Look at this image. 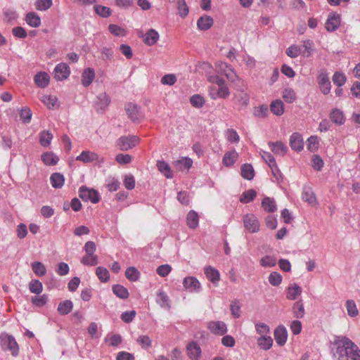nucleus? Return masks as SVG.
I'll return each mask as SVG.
<instances>
[{
  "mask_svg": "<svg viewBox=\"0 0 360 360\" xmlns=\"http://www.w3.org/2000/svg\"><path fill=\"white\" fill-rule=\"evenodd\" d=\"M340 357L347 356L351 360H360V349L351 340L342 337L335 341Z\"/></svg>",
  "mask_w": 360,
  "mask_h": 360,
  "instance_id": "f257e3e1",
  "label": "nucleus"
},
{
  "mask_svg": "<svg viewBox=\"0 0 360 360\" xmlns=\"http://www.w3.org/2000/svg\"><path fill=\"white\" fill-rule=\"evenodd\" d=\"M0 345L3 350L11 352L13 356L19 354V346L15 338L6 333L0 335Z\"/></svg>",
  "mask_w": 360,
  "mask_h": 360,
  "instance_id": "f03ea898",
  "label": "nucleus"
},
{
  "mask_svg": "<svg viewBox=\"0 0 360 360\" xmlns=\"http://www.w3.org/2000/svg\"><path fill=\"white\" fill-rule=\"evenodd\" d=\"M86 255L82 257L81 262L84 265L95 266L98 264V257L95 255L96 244L93 241H88L84 248Z\"/></svg>",
  "mask_w": 360,
  "mask_h": 360,
  "instance_id": "7ed1b4c3",
  "label": "nucleus"
},
{
  "mask_svg": "<svg viewBox=\"0 0 360 360\" xmlns=\"http://www.w3.org/2000/svg\"><path fill=\"white\" fill-rule=\"evenodd\" d=\"M140 142L139 136L135 135L122 136L116 141V146L122 151L129 150Z\"/></svg>",
  "mask_w": 360,
  "mask_h": 360,
  "instance_id": "20e7f679",
  "label": "nucleus"
},
{
  "mask_svg": "<svg viewBox=\"0 0 360 360\" xmlns=\"http://www.w3.org/2000/svg\"><path fill=\"white\" fill-rule=\"evenodd\" d=\"M79 196L84 201H90L92 203H96L100 200L99 194L96 190L84 186L79 188Z\"/></svg>",
  "mask_w": 360,
  "mask_h": 360,
  "instance_id": "39448f33",
  "label": "nucleus"
},
{
  "mask_svg": "<svg viewBox=\"0 0 360 360\" xmlns=\"http://www.w3.org/2000/svg\"><path fill=\"white\" fill-rule=\"evenodd\" d=\"M216 68L219 73L226 76V78L232 82L238 77L231 66L226 63H217Z\"/></svg>",
  "mask_w": 360,
  "mask_h": 360,
  "instance_id": "423d86ee",
  "label": "nucleus"
},
{
  "mask_svg": "<svg viewBox=\"0 0 360 360\" xmlns=\"http://www.w3.org/2000/svg\"><path fill=\"white\" fill-rule=\"evenodd\" d=\"M245 228L250 233H257L259 230V223L254 214H245L243 217Z\"/></svg>",
  "mask_w": 360,
  "mask_h": 360,
  "instance_id": "0eeeda50",
  "label": "nucleus"
},
{
  "mask_svg": "<svg viewBox=\"0 0 360 360\" xmlns=\"http://www.w3.org/2000/svg\"><path fill=\"white\" fill-rule=\"evenodd\" d=\"M183 285L185 289L189 292H198L201 289L199 281L193 276L184 278Z\"/></svg>",
  "mask_w": 360,
  "mask_h": 360,
  "instance_id": "6e6552de",
  "label": "nucleus"
},
{
  "mask_svg": "<svg viewBox=\"0 0 360 360\" xmlns=\"http://www.w3.org/2000/svg\"><path fill=\"white\" fill-rule=\"evenodd\" d=\"M70 74V68L64 63L58 64L54 69V78L58 81L67 79Z\"/></svg>",
  "mask_w": 360,
  "mask_h": 360,
  "instance_id": "1a4fd4ad",
  "label": "nucleus"
},
{
  "mask_svg": "<svg viewBox=\"0 0 360 360\" xmlns=\"http://www.w3.org/2000/svg\"><path fill=\"white\" fill-rule=\"evenodd\" d=\"M317 80L321 91L324 95L328 94L330 91L331 85L328 74L325 72H321Z\"/></svg>",
  "mask_w": 360,
  "mask_h": 360,
  "instance_id": "9d476101",
  "label": "nucleus"
},
{
  "mask_svg": "<svg viewBox=\"0 0 360 360\" xmlns=\"http://www.w3.org/2000/svg\"><path fill=\"white\" fill-rule=\"evenodd\" d=\"M340 25V15L332 13L328 17L325 23V27L327 31L334 32L338 29Z\"/></svg>",
  "mask_w": 360,
  "mask_h": 360,
  "instance_id": "9b49d317",
  "label": "nucleus"
},
{
  "mask_svg": "<svg viewBox=\"0 0 360 360\" xmlns=\"http://www.w3.org/2000/svg\"><path fill=\"white\" fill-rule=\"evenodd\" d=\"M126 111L129 118L134 122H139L142 119L140 108L134 103H129L126 106Z\"/></svg>",
  "mask_w": 360,
  "mask_h": 360,
  "instance_id": "f8f14e48",
  "label": "nucleus"
},
{
  "mask_svg": "<svg viewBox=\"0 0 360 360\" xmlns=\"http://www.w3.org/2000/svg\"><path fill=\"white\" fill-rule=\"evenodd\" d=\"M187 355L191 360H199L201 356V348L196 342H191L186 346Z\"/></svg>",
  "mask_w": 360,
  "mask_h": 360,
  "instance_id": "ddd939ff",
  "label": "nucleus"
},
{
  "mask_svg": "<svg viewBox=\"0 0 360 360\" xmlns=\"http://www.w3.org/2000/svg\"><path fill=\"white\" fill-rule=\"evenodd\" d=\"M290 146L291 148L297 152H300L304 148V141L300 134L295 132L290 137Z\"/></svg>",
  "mask_w": 360,
  "mask_h": 360,
  "instance_id": "4468645a",
  "label": "nucleus"
},
{
  "mask_svg": "<svg viewBox=\"0 0 360 360\" xmlns=\"http://www.w3.org/2000/svg\"><path fill=\"white\" fill-rule=\"evenodd\" d=\"M209 330L214 334L224 335L227 332V327L223 321H211L208 325Z\"/></svg>",
  "mask_w": 360,
  "mask_h": 360,
  "instance_id": "2eb2a0df",
  "label": "nucleus"
},
{
  "mask_svg": "<svg viewBox=\"0 0 360 360\" xmlns=\"http://www.w3.org/2000/svg\"><path fill=\"white\" fill-rule=\"evenodd\" d=\"M288 338L286 328L283 326H279L274 330V339L279 346H283Z\"/></svg>",
  "mask_w": 360,
  "mask_h": 360,
  "instance_id": "dca6fc26",
  "label": "nucleus"
},
{
  "mask_svg": "<svg viewBox=\"0 0 360 360\" xmlns=\"http://www.w3.org/2000/svg\"><path fill=\"white\" fill-rule=\"evenodd\" d=\"M76 160L84 163H90L98 160V155L94 152L84 150L77 156Z\"/></svg>",
  "mask_w": 360,
  "mask_h": 360,
  "instance_id": "f3484780",
  "label": "nucleus"
},
{
  "mask_svg": "<svg viewBox=\"0 0 360 360\" xmlns=\"http://www.w3.org/2000/svg\"><path fill=\"white\" fill-rule=\"evenodd\" d=\"M204 273L206 275L207 278L215 285H217L218 282L220 280V274L219 271L211 266H207L204 269Z\"/></svg>",
  "mask_w": 360,
  "mask_h": 360,
  "instance_id": "a211bd4d",
  "label": "nucleus"
},
{
  "mask_svg": "<svg viewBox=\"0 0 360 360\" xmlns=\"http://www.w3.org/2000/svg\"><path fill=\"white\" fill-rule=\"evenodd\" d=\"M302 289L297 283L290 284L287 288L286 298L289 300H295L302 294Z\"/></svg>",
  "mask_w": 360,
  "mask_h": 360,
  "instance_id": "6ab92c4d",
  "label": "nucleus"
},
{
  "mask_svg": "<svg viewBox=\"0 0 360 360\" xmlns=\"http://www.w3.org/2000/svg\"><path fill=\"white\" fill-rule=\"evenodd\" d=\"M269 146L271 151L277 155L284 156L288 150L287 146L281 141L269 142Z\"/></svg>",
  "mask_w": 360,
  "mask_h": 360,
  "instance_id": "aec40b11",
  "label": "nucleus"
},
{
  "mask_svg": "<svg viewBox=\"0 0 360 360\" xmlns=\"http://www.w3.org/2000/svg\"><path fill=\"white\" fill-rule=\"evenodd\" d=\"M159 37V34L155 30L150 29L143 36V40L146 45L153 46L158 41Z\"/></svg>",
  "mask_w": 360,
  "mask_h": 360,
  "instance_id": "412c9836",
  "label": "nucleus"
},
{
  "mask_svg": "<svg viewBox=\"0 0 360 360\" xmlns=\"http://www.w3.org/2000/svg\"><path fill=\"white\" fill-rule=\"evenodd\" d=\"M302 198L311 205H316L317 203L315 194L310 187L304 186L303 188Z\"/></svg>",
  "mask_w": 360,
  "mask_h": 360,
  "instance_id": "4be33fe9",
  "label": "nucleus"
},
{
  "mask_svg": "<svg viewBox=\"0 0 360 360\" xmlns=\"http://www.w3.org/2000/svg\"><path fill=\"white\" fill-rule=\"evenodd\" d=\"M213 22L212 17L205 15L198 18L197 27L200 30L206 31L212 26Z\"/></svg>",
  "mask_w": 360,
  "mask_h": 360,
  "instance_id": "5701e85b",
  "label": "nucleus"
},
{
  "mask_svg": "<svg viewBox=\"0 0 360 360\" xmlns=\"http://www.w3.org/2000/svg\"><path fill=\"white\" fill-rule=\"evenodd\" d=\"M330 119L333 123L338 125H342L345 122V117L343 112L338 108H334L331 110L330 113Z\"/></svg>",
  "mask_w": 360,
  "mask_h": 360,
  "instance_id": "b1692460",
  "label": "nucleus"
},
{
  "mask_svg": "<svg viewBox=\"0 0 360 360\" xmlns=\"http://www.w3.org/2000/svg\"><path fill=\"white\" fill-rule=\"evenodd\" d=\"M95 78V72L92 68H86L82 75V84L84 86H89Z\"/></svg>",
  "mask_w": 360,
  "mask_h": 360,
  "instance_id": "393cba45",
  "label": "nucleus"
},
{
  "mask_svg": "<svg viewBox=\"0 0 360 360\" xmlns=\"http://www.w3.org/2000/svg\"><path fill=\"white\" fill-rule=\"evenodd\" d=\"M293 316L296 319H302L305 314L303 301L300 300L295 302L292 307Z\"/></svg>",
  "mask_w": 360,
  "mask_h": 360,
  "instance_id": "a878e982",
  "label": "nucleus"
},
{
  "mask_svg": "<svg viewBox=\"0 0 360 360\" xmlns=\"http://www.w3.org/2000/svg\"><path fill=\"white\" fill-rule=\"evenodd\" d=\"M34 79L39 87L45 88L49 83L50 77L46 72H41L35 75Z\"/></svg>",
  "mask_w": 360,
  "mask_h": 360,
  "instance_id": "bb28decb",
  "label": "nucleus"
},
{
  "mask_svg": "<svg viewBox=\"0 0 360 360\" xmlns=\"http://www.w3.org/2000/svg\"><path fill=\"white\" fill-rule=\"evenodd\" d=\"M41 158V161L47 166L56 165L59 160L58 157L52 152L44 153Z\"/></svg>",
  "mask_w": 360,
  "mask_h": 360,
  "instance_id": "cd10ccee",
  "label": "nucleus"
},
{
  "mask_svg": "<svg viewBox=\"0 0 360 360\" xmlns=\"http://www.w3.org/2000/svg\"><path fill=\"white\" fill-rule=\"evenodd\" d=\"M238 153L236 150L226 152L222 159V163L226 167L232 166L238 158Z\"/></svg>",
  "mask_w": 360,
  "mask_h": 360,
  "instance_id": "c85d7f7f",
  "label": "nucleus"
},
{
  "mask_svg": "<svg viewBox=\"0 0 360 360\" xmlns=\"http://www.w3.org/2000/svg\"><path fill=\"white\" fill-rule=\"evenodd\" d=\"M262 207L267 212H274L277 210L276 201L274 198L265 197L262 200Z\"/></svg>",
  "mask_w": 360,
  "mask_h": 360,
  "instance_id": "c756f323",
  "label": "nucleus"
},
{
  "mask_svg": "<svg viewBox=\"0 0 360 360\" xmlns=\"http://www.w3.org/2000/svg\"><path fill=\"white\" fill-rule=\"evenodd\" d=\"M157 167L158 170L162 173L165 176L167 179H172L173 177V172L168 163L164 160H158L157 162Z\"/></svg>",
  "mask_w": 360,
  "mask_h": 360,
  "instance_id": "7c9ffc66",
  "label": "nucleus"
},
{
  "mask_svg": "<svg viewBox=\"0 0 360 360\" xmlns=\"http://www.w3.org/2000/svg\"><path fill=\"white\" fill-rule=\"evenodd\" d=\"M26 22L32 27H39L41 25L40 17L34 12H30L25 17Z\"/></svg>",
  "mask_w": 360,
  "mask_h": 360,
  "instance_id": "2f4dec72",
  "label": "nucleus"
},
{
  "mask_svg": "<svg viewBox=\"0 0 360 360\" xmlns=\"http://www.w3.org/2000/svg\"><path fill=\"white\" fill-rule=\"evenodd\" d=\"M241 176L247 179L252 180L255 176V170L251 164L245 163L241 166Z\"/></svg>",
  "mask_w": 360,
  "mask_h": 360,
  "instance_id": "473e14b6",
  "label": "nucleus"
},
{
  "mask_svg": "<svg viewBox=\"0 0 360 360\" xmlns=\"http://www.w3.org/2000/svg\"><path fill=\"white\" fill-rule=\"evenodd\" d=\"M51 186L55 188H60L64 185L65 178L60 173H53L51 175Z\"/></svg>",
  "mask_w": 360,
  "mask_h": 360,
  "instance_id": "72a5a7b5",
  "label": "nucleus"
},
{
  "mask_svg": "<svg viewBox=\"0 0 360 360\" xmlns=\"http://www.w3.org/2000/svg\"><path fill=\"white\" fill-rule=\"evenodd\" d=\"M156 302L162 308L169 309L171 307L169 297L163 291L158 293Z\"/></svg>",
  "mask_w": 360,
  "mask_h": 360,
  "instance_id": "f704fd0d",
  "label": "nucleus"
},
{
  "mask_svg": "<svg viewBox=\"0 0 360 360\" xmlns=\"http://www.w3.org/2000/svg\"><path fill=\"white\" fill-rule=\"evenodd\" d=\"M270 110L277 116L282 115L284 112L283 103L279 99L272 101L270 104Z\"/></svg>",
  "mask_w": 360,
  "mask_h": 360,
  "instance_id": "c9c22d12",
  "label": "nucleus"
},
{
  "mask_svg": "<svg viewBox=\"0 0 360 360\" xmlns=\"http://www.w3.org/2000/svg\"><path fill=\"white\" fill-rule=\"evenodd\" d=\"M259 347L264 350L269 349L273 345V340L270 336L262 335L257 339Z\"/></svg>",
  "mask_w": 360,
  "mask_h": 360,
  "instance_id": "e433bc0d",
  "label": "nucleus"
},
{
  "mask_svg": "<svg viewBox=\"0 0 360 360\" xmlns=\"http://www.w3.org/2000/svg\"><path fill=\"white\" fill-rule=\"evenodd\" d=\"M72 307V302L70 300H65L59 303L57 310L60 315L64 316L69 314Z\"/></svg>",
  "mask_w": 360,
  "mask_h": 360,
  "instance_id": "4c0bfd02",
  "label": "nucleus"
},
{
  "mask_svg": "<svg viewBox=\"0 0 360 360\" xmlns=\"http://www.w3.org/2000/svg\"><path fill=\"white\" fill-rule=\"evenodd\" d=\"M198 214L194 210H191L186 217L187 225L191 229H195L198 226Z\"/></svg>",
  "mask_w": 360,
  "mask_h": 360,
  "instance_id": "58836bf2",
  "label": "nucleus"
},
{
  "mask_svg": "<svg viewBox=\"0 0 360 360\" xmlns=\"http://www.w3.org/2000/svg\"><path fill=\"white\" fill-rule=\"evenodd\" d=\"M257 196V192L254 189H249L244 191L240 197V202L242 203H249L254 200Z\"/></svg>",
  "mask_w": 360,
  "mask_h": 360,
  "instance_id": "ea45409f",
  "label": "nucleus"
},
{
  "mask_svg": "<svg viewBox=\"0 0 360 360\" xmlns=\"http://www.w3.org/2000/svg\"><path fill=\"white\" fill-rule=\"evenodd\" d=\"M125 276L130 281H136L140 277V272L136 267L130 266L126 269Z\"/></svg>",
  "mask_w": 360,
  "mask_h": 360,
  "instance_id": "a19ab883",
  "label": "nucleus"
},
{
  "mask_svg": "<svg viewBox=\"0 0 360 360\" xmlns=\"http://www.w3.org/2000/svg\"><path fill=\"white\" fill-rule=\"evenodd\" d=\"M282 97L288 103H292L297 98L296 93L291 88L285 89L283 91Z\"/></svg>",
  "mask_w": 360,
  "mask_h": 360,
  "instance_id": "79ce46f5",
  "label": "nucleus"
},
{
  "mask_svg": "<svg viewBox=\"0 0 360 360\" xmlns=\"http://www.w3.org/2000/svg\"><path fill=\"white\" fill-rule=\"evenodd\" d=\"M28 285L32 293L39 295L43 290V285L39 280H32Z\"/></svg>",
  "mask_w": 360,
  "mask_h": 360,
  "instance_id": "37998d69",
  "label": "nucleus"
},
{
  "mask_svg": "<svg viewBox=\"0 0 360 360\" xmlns=\"http://www.w3.org/2000/svg\"><path fill=\"white\" fill-rule=\"evenodd\" d=\"M48 302V296L45 294L41 295H35L32 297L31 302L32 304L37 307H41L44 306Z\"/></svg>",
  "mask_w": 360,
  "mask_h": 360,
  "instance_id": "c03bdc74",
  "label": "nucleus"
},
{
  "mask_svg": "<svg viewBox=\"0 0 360 360\" xmlns=\"http://www.w3.org/2000/svg\"><path fill=\"white\" fill-rule=\"evenodd\" d=\"M32 269L37 276H43L46 273V269L44 264L40 262H34L32 264Z\"/></svg>",
  "mask_w": 360,
  "mask_h": 360,
  "instance_id": "a18cd8bd",
  "label": "nucleus"
},
{
  "mask_svg": "<svg viewBox=\"0 0 360 360\" xmlns=\"http://www.w3.org/2000/svg\"><path fill=\"white\" fill-rule=\"evenodd\" d=\"M114 294L121 299H127L129 296L128 290L121 285H114Z\"/></svg>",
  "mask_w": 360,
  "mask_h": 360,
  "instance_id": "49530a36",
  "label": "nucleus"
},
{
  "mask_svg": "<svg viewBox=\"0 0 360 360\" xmlns=\"http://www.w3.org/2000/svg\"><path fill=\"white\" fill-rule=\"evenodd\" d=\"M253 115L258 118H265L269 115V108L266 105H262L254 108Z\"/></svg>",
  "mask_w": 360,
  "mask_h": 360,
  "instance_id": "de8ad7c7",
  "label": "nucleus"
},
{
  "mask_svg": "<svg viewBox=\"0 0 360 360\" xmlns=\"http://www.w3.org/2000/svg\"><path fill=\"white\" fill-rule=\"evenodd\" d=\"M259 264L265 268L273 267L276 264V258L271 255H266L260 259Z\"/></svg>",
  "mask_w": 360,
  "mask_h": 360,
  "instance_id": "09e8293b",
  "label": "nucleus"
},
{
  "mask_svg": "<svg viewBox=\"0 0 360 360\" xmlns=\"http://www.w3.org/2000/svg\"><path fill=\"white\" fill-rule=\"evenodd\" d=\"M96 274L98 279L103 283L107 282L110 279L109 271L107 270V269L103 266L97 267L96 270Z\"/></svg>",
  "mask_w": 360,
  "mask_h": 360,
  "instance_id": "8fccbe9b",
  "label": "nucleus"
},
{
  "mask_svg": "<svg viewBox=\"0 0 360 360\" xmlns=\"http://www.w3.org/2000/svg\"><path fill=\"white\" fill-rule=\"evenodd\" d=\"M282 280V276L277 271L271 272L268 277L269 283L275 287L278 286L281 283Z\"/></svg>",
  "mask_w": 360,
  "mask_h": 360,
  "instance_id": "3c124183",
  "label": "nucleus"
},
{
  "mask_svg": "<svg viewBox=\"0 0 360 360\" xmlns=\"http://www.w3.org/2000/svg\"><path fill=\"white\" fill-rule=\"evenodd\" d=\"M52 0H36L34 2L35 8L38 11H46L51 7Z\"/></svg>",
  "mask_w": 360,
  "mask_h": 360,
  "instance_id": "603ef678",
  "label": "nucleus"
},
{
  "mask_svg": "<svg viewBox=\"0 0 360 360\" xmlns=\"http://www.w3.org/2000/svg\"><path fill=\"white\" fill-rule=\"evenodd\" d=\"M314 46L313 41L310 39L304 40L303 41L302 48L304 49L303 51H302V55L304 57H309L312 53V47Z\"/></svg>",
  "mask_w": 360,
  "mask_h": 360,
  "instance_id": "864d4df0",
  "label": "nucleus"
},
{
  "mask_svg": "<svg viewBox=\"0 0 360 360\" xmlns=\"http://www.w3.org/2000/svg\"><path fill=\"white\" fill-rule=\"evenodd\" d=\"M235 96L237 98L238 103L241 106L246 107L249 104L250 96L245 91H241Z\"/></svg>",
  "mask_w": 360,
  "mask_h": 360,
  "instance_id": "5fc2aeb1",
  "label": "nucleus"
},
{
  "mask_svg": "<svg viewBox=\"0 0 360 360\" xmlns=\"http://www.w3.org/2000/svg\"><path fill=\"white\" fill-rule=\"evenodd\" d=\"M226 140L230 143H238L240 140L239 135L237 131L233 129H228L225 131Z\"/></svg>",
  "mask_w": 360,
  "mask_h": 360,
  "instance_id": "6e6d98bb",
  "label": "nucleus"
},
{
  "mask_svg": "<svg viewBox=\"0 0 360 360\" xmlns=\"http://www.w3.org/2000/svg\"><path fill=\"white\" fill-rule=\"evenodd\" d=\"M53 139V135L48 131L40 133L39 142L43 146H48Z\"/></svg>",
  "mask_w": 360,
  "mask_h": 360,
  "instance_id": "4d7b16f0",
  "label": "nucleus"
},
{
  "mask_svg": "<svg viewBox=\"0 0 360 360\" xmlns=\"http://www.w3.org/2000/svg\"><path fill=\"white\" fill-rule=\"evenodd\" d=\"M346 307L348 315L351 317H355L358 315L359 311L354 300H349L346 302Z\"/></svg>",
  "mask_w": 360,
  "mask_h": 360,
  "instance_id": "13d9d810",
  "label": "nucleus"
},
{
  "mask_svg": "<svg viewBox=\"0 0 360 360\" xmlns=\"http://www.w3.org/2000/svg\"><path fill=\"white\" fill-rule=\"evenodd\" d=\"M177 8L179 11V14L181 18H185L188 15L189 9L186 3L185 0H178L177 2Z\"/></svg>",
  "mask_w": 360,
  "mask_h": 360,
  "instance_id": "bf43d9fd",
  "label": "nucleus"
},
{
  "mask_svg": "<svg viewBox=\"0 0 360 360\" xmlns=\"http://www.w3.org/2000/svg\"><path fill=\"white\" fill-rule=\"evenodd\" d=\"M288 56L295 58L302 54V49L297 45L289 46L285 51Z\"/></svg>",
  "mask_w": 360,
  "mask_h": 360,
  "instance_id": "052dcab7",
  "label": "nucleus"
},
{
  "mask_svg": "<svg viewBox=\"0 0 360 360\" xmlns=\"http://www.w3.org/2000/svg\"><path fill=\"white\" fill-rule=\"evenodd\" d=\"M307 147L311 152L316 151L319 148V141L316 136H311L307 139Z\"/></svg>",
  "mask_w": 360,
  "mask_h": 360,
  "instance_id": "680f3d73",
  "label": "nucleus"
},
{
  "mask_svg": "<svg viewBox=\"0 0 360 360\" xmlns=\"http://www.w3.org/2000/svg\"><path fill=\"white\" fill-rule=\"evenodd\" d=\"M333 82L334 84L337 85L338 87H341L346 82V77L345 74L336 72L333 76Z\"/></svg>",
  "mask_w": 360,
  "mask_h": 360,
  "instance_id": "e2e57ef3",
  "label": "nucleus"
},
{
  "mask_svg": "<svg viewBox=\"0 0 360 360\" xmlns=\"http://www.w3.org/2000/svg\"><path fill=\"white\" fill-rule=\"evenodd\" d=\"M190 102L193 107L200 108L204 105L205 99L200 95L195 94L191 97Z\"/></svg>",
  "mask_w": 360,
  "mask_h": 360,
  "instance_id": "0e129e2a",
  "label": "nucleus"
},
{
  "mask_svg": "<svg viewBox=\"0 0 360 360\" xmlns=\"http://www.w3.org/2000/svg\"><path fill=\"white\" fill-rule=\"evenodd\" d=\"M115 160L120 165H127L131 163L132 157L129 154L119 153L115 156Z\"/></svg>",
  "mask_w": 360,
  "mask_h": 360,
  "instance_id": "69168bd1",
  "label": "nucleus"
},
{
  "mask_svg": "<svg viewBox=\"0 0 360 360\" xmlns=\"http://www.w3.org/2000/svg\"><path fill=\"white\" fill-rule=\"evenodd\" d=\"M136 315V312L135 310L126 311L121 314L120 318L123 322L129 323L134 319Z\"/></svg>",
  "mask_w": 360,
  "mask_h": 360,
  "instance_id": "338daca9",
  "label": "nucleus"
},
{
  "mask_svg": "<svg viewBox=\"0 0 360 360\" xmlns=\"http://www.w3.org/2000/svg\"><path fill=\"white\" fill-rule=\"evenodd\" d=\"M193 160L187 157L182 158L176 161V165L179 166L181 169H188L192 167Z\"/></svg>",
  "mask_w": 360,
  "mask_h": 360,
  "instance_id": "774afa93",
  "label": "nucleus"
}]
</instances>
